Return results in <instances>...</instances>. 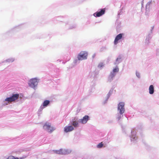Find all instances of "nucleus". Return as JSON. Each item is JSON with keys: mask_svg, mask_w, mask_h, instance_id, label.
<instances>
[{"mask_svg": "<svg viewBox=\"0 0 159 159\" xmlns=\"http://www.w3.org/2000/svg\"><path fill=\"white\" fill-rule=\"evenodd\" d=\"M43 128L44 129H47L49 132L51 133L54 129L51 126V124L50 123H46L44 125Z\"/></svg>", "mask_w": 159, "mask_h": 159, "instance_id": "obj_2", "label": "nucleus"}, {"mask_svg": "<svg viewBox=\"0 0 159 159\" xmlns=\"http://www.w3.org/2000/svg\"><path fill=\"white\" fill-rule=\"evenodd\" d=\"M123 35V34H120L116 36L114 41L115 45H116L118 43L119 40L121 39Z\"/></svg>", "mask_w": 159, "mask_h": 159, "instance_id": "obj_7", "label": "nucleus"}, {"mask_svg": "<svg viewBox=\"0 0 159 159\" xmlns=\"http://www.w3.org/2000/svg\"><path fill=\"white\" fill-rule=\"evenodd\" d=\"M24 158V157H20V158L19 159L18 157H14L13 156H9L7 159H23Z\"/></svg>", "mask_w": 159, "mask_h": 159, "instance_id": "obj_12", "label": "nucleus"}, {"mask_svg": "<svg viewBox=\"0 0 159 159\" xmlns=\"http://www.w3.org/2000/svg\"><path fill=\"white\" fill-rule=\"evenodd\" d=\"M78 123V122L76 121H73L72 123V125L75 127H76L77 126Z\"/></svg>", "mask_w": 159, "mask_h": 159, "instance_id": "obj_14", "label": "nucleus"}, {"mask_svg": "<svg viewBox=\"0 0 159 159\" xmlns=\"http://www.w3.org/2000/svg\"><path fill=\"white\" fill-rule=\"evenodd\" d=\"M49 101L48 100H45V101L43 104V106H46L47 105H48L49 103Z\"/></svg>", "mask_w": 159, "mask_h": 159, "instance_id": "obj_13", "label": "nucleus"}, {"mask_svg": "<svg viewBox=\"0 0 159 159\" xmlns=\"http://www.w3.org/2000/svg\"><path fill=\"white\" fill-rule=\"evenodd\" d=\"M154 93V87L153 85H151L149 87V93L152 94Z\"/></svg>", "mask_w": 159, "mask_h": 159, "instance_id": "obj_11", "label": "nucleus"}, {"mask_svg": "<svg viewBox=\"0 0 159 159\" xmlns=\"http://www.w3.org/2000/svg\"><path fill=\"white\" fill-rule=\"evenodd\" d=\"M136 75H137V76L138 77H139V74H137V73H136Z\"/></svg>", "mask_w": 159, "mask_h": 159, "instance_id": "obj_18", "label": "nucleus"}, {"mask_svg": "<svg viewBox=\"0 0 159 159\" xmlns=\"http://www.w3.org/2000/svg\"><path fill=\"white\" fill-rule=\"evenodd\" d=\"M120 117H118V119L119 120L120 119Z\"/></svg>", "mask_w": 159, "mask_h": 159, "instance_id": "obj_19", "label": "nucleus"}, {"mask_svg": "<svg viewBox=\"0 0 159 159\" xmlns=\"http://www.w3.org/2000/svg\"><path fill=\"white\" fill-rule=\"evenodd\" d=\"M103 146V144L102 143V142L100 143L99 144H98L97 145V147L98 148H102V147Z\"/></svg>", "mask_w": 159, "mask_h": 159, "instance_id": "obj_15", "label": "nucleus"}, {"mask_svg": "<svg viewBox=\"0 0 159 159\" xmlns=\"http://www.w3.org/2000/svg\"><path fill=\"white\" fill-rule=\"evenodd\" d=\"M74 129V128L71 126H66L64 128V131L66 133L68 132L72 131Z\"/></svg>", "mask_w": 159, "mask_h": 159, "instance_id": "obj_8", "label": "nucleus"}, {"mask_svg": "<svg viewBox=\"0 0 159 159\" xmlns=\"http://www.w3.org/2000/svg\"><path fill=\"white\" fill-rule=\"evenodd\" d=\"M88 55L87 53L84 51H82L80 52L78 55V59L79 60H82L86 59Z\"/></svg>", "mask_w": 159, "mask_h": 159, "instance_id": "obj_1", "label": "nucleus"}, {"mask_svg": "<svg viewBox=\"0 0 159 159\" xmlns=\"http://www.w3.org/2000/svg\"><path fill=\"white\" fill-rule=\"evenodd\" d=\"M119 71V68L117 67H116L115 68H114L113 70V72L114 73L115 72H118Z\"/></svg>", "mask_w": 159, "mask_h": 159, "instance_id": "obj_16", "label": "nucleus"}, {"mask_svg": "<svg viewBox=\"0 0 159 159\" xmlns=\"http://www.w3.org/2000/svg\"><path fill=\"white\" fill-rule=\"evenodd\" d=\"M37 79L34 78L30 80L29 83V85L30 86L34 88L37 85Z\"/></svg>", "mask_w": 159, "mask_h": 159, "instance_id": "obj_5", "label": "nucleus"}, {"mask_svg": "<svg viewBox=\"0 0 159 159\" xmlns=\"http://www.w3.org/2000/svg\"><path fill=\"white\" fill-rule=\"evenodd\" d=\"M89 117L88 116H85L82 119L80 120V122L82 124L86 123L88 120Z\"/></svg>", "mask_w": 159, "mask_h": 159, "instance_id": "obj_10", "label": "nucleus"}, {"mask_svg": "<svg viewBox=\"0 0 159 159\" xmlns=\"http://www.w3.org/2000/svg\"><path fill=\"white\" fill-rule=\"evenodd\" d=\"M115 76V74H113V73H111V74L110 76L111 77V78H112L113 77H114Z\"/></svg>", "mask_w": 159, "mask_h": 159, "instance_id": "obj_17", "label": "nucleus"}, {"mask_svg": "<svg viewBox=\"0 0 159 159\" xmlns=\"http://www.w3.org/2000/svg\"><path fill=\"white\" fill-rule=\"evenodd\" d=\"M19 97V94H13L11 97L6 98L5 101L8 102H13L17 99Z\"/></svg>", "mask_w": 159, "mask_h": 159, "instance_id": "obj_3", "label": "nucleus"}, {"mask_svg": "<svg viewBox=\"0 0 159 159\" xmlns=\"http://www.w3.org/2000/svg\"><path fill=\"white\" fill-rule=\"evenodd\" d=\"M70 151L67 150H60L57 152V153L60 154H66L69 153Z\"/></svg>", "mask_w": 159, "mask_h": 159, "instance_id": "obj_9", "label": "nucleus"}, {"mask_svg": "<svg viewBox=\"0 0 159 159\" xmlns=\"http://www.w3.org/2000/svg\"><path fill=\"white\" fill-rule=\"evenodd\" d=\"M125 103L123 102H120L118 105V110L119 111L120 114H122L125 111Z\"/></svg>", "mask_w": 159, "mask_h": 159, "instance_id": "obj_4", "label": "nucleus"}, {"mask_svg": "<svg viewBox=\"0 0 159 159\" xmlns=\"http://www.w3.org/2000/svg\"><path fill=\"white\" fill-rule=\"evenodd\" d=\"M105 12V9L104 8L100 10L99 11H98L93 14L94 16L96 17H100L103 15Z\"/></svg>", "mask_w": 159, "mask_h": 159, "instance_id": "obj_6", "label": "nucleus"}]
</instances>
